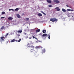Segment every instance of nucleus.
<instances>
[{"label": "nucleus", "instance_id": "f257e3e1", "mask_svg": "<svg viewBox=\"0 0 74 74\" xmlns=\"http://www.w3.org/2000/svg\"><path fill=\"white\" fill-rule=\"evenodd\" d=\"M50 21L51 22H58V19L55 18H51L50 19Z\"/></svg>", "mask_w": 74, "mask_h": 74}, {"label": "nucleus", "instance_id": "f03ea898", "mask_svg": "<svg viewBox=\"0 0 74 74\" xmlns=\"http://www.w3.org/2000/svg\"><path fill=\"white\" fill-rule=\"evenodd\" d=\"M31 52H32L34 53V54H35V53H37V51L34 50L33 49H32L31 50Z\"/></svg>", "mask_w": 74, "mask_h": 74}, {"label": "nucleus", "instance_id": "7ed1b4c3", "mask_svg": "<svg viewBox=\"0 0 74 74\" xmlns=\"http://www.w3.org/2000/svg\"><path fill=\"white\" fill-rule=\"evenodd\" d=\"M15 41H16V42H17V41H18V40H15V39H14L13 40H12L10 41V42H15Z\"/></svg>", "mask_w": 74, "mask_h": 74}, {"label": "nucleus", "instance_id": "20e7f679", "mask_svg": "<svg viewBox=\"0 0 74 74\" xmlns=\"http://www.w3.org/2000/svg\"><path fill=\"white\" fill-rule=\"evenodd\" d=\"M53 1L55 2V3H60V1L57 0H54Z\"/></svg>", "mask_w": 74, "mask_h": 74}, {"label": "nucleus", "instance_id": "39448f33", "mask_svg": "<svg viewBox=\"0 0 74 74\" xmlns=\"http://www.w3.org/2000/svg\"><path fill=\"white\" fill-rule=\"evenodd\" d=\"M8 19L10 21H11V20H12L13 19V18L12 17H9L8 18Z\"/></svg>", "mask_w": 74, "mask_h": 74}, {"label": "nucleus", "instance_id": "423d86ee", "mask_svg": "<svg viewBox=\"0 0 74 74\" xmlns=\"http://www.w3.org/2000/svg\"><path fill=\"white\" fill-rule=\"evenodd\" d=\"M56 10H57V11H59L60 10V9L59 8V7H57L55 8Z\"/></svg>", "mask_w": 74, "mask_h": 74}, {"label": "nucleus", "instance_id": "0eeeda50", "mask_svg": "<svg viewBox=\"0 0 74 74\" xmlns=\"http://www.w3.org/2000/svg\"><path fill=\"white\" fill-rule=\"evenodd\" d=\"M47 3H52L51 0H47Z\"/></svg>", "mask_w": 74, "mask_h": 74}, {"label": "nucleus", "instance_id": "6e6552de", "mask_svg": "<svg viewBox=\"0 0 74 74\" xmlns=\"http://www.w3.org/2000/svg\"><path fill=\"white\" fill-rule=\"evenodd\" d=\"M29 45H30V43H28L27 44V46L28 47H31V48H34V47L33 46H29Z\"/></svg>", "mask_w": 74, "mask_h": 74}, {"label": "nucleus", "instance_id": "1a4fd4ad", "mask_svg": "<svg viewBox=\"0 0 74 74\" xmlns=\"http://www.w3.org/2000/svg\"><path fill=\"white\" fill-rule=\"evenodd\" d=\"M16 16H17V18H21V16H20V15H19V14H16Z\"/></svg>", "mask_w": 74, "mask_h": 74}, {"label": "nucleus", "instance_id": "9d476101", "mask_svg": "<svg viewBox=\"0 0 74 74\" xmlns=\"http://www.w3.org/2000/svg\"><path fill=\"white\" fill-rule=\"evenodd\" d=\"M38 15L39 16H42V15L40 13L38 14Z\"/></svg>", "mask_w": 74, "mask_h": 74}, {"label": "nucleus", "instance_id": "9b49d317", "mask_svg": "<svg viewBox=\"0 0 74 74\" xmlns=\"http://www.w3.org/2000/svg\"><path fill=\"white\" fill-rule=\"evenodd\" d=\"M40 32V29H38L36 30V33H38V32Z\"/></svg>", "mask_w": 74, "mask_h": 74}, {"label": "nucleus", "instance_id": "f8f14e48", "mask_svg": "<svg viewBox=\"0 0 74 74\" xmlns=\"http://www.w3.org/2000/svg\"><path fill=\"white\" fill-rule=\"evenodd\" d=\"M22 32V30H18L17 31V33H21Z\"/></svg>", "mask_w": 74, "mask_h": 74}, {"label": "nucleus", "instance_id": "ddd939ff", "mask_svg": "<svg viewBox=\"0 0 74 74\" xmlns=\"http://www.w3.org/2000/svg\"><path fill=\"white\" fill-rule=\"evenodd\" d=\"M42 37H46V36H47V34H43L42 35Z\"/></svg>", "mask_w": 74, "mask_h": 74}, {"label": "nucleus", "instance_id": "4468645a", "mask_svg": "<svg viewBox=\"0 0 74 74\" xmlns=\"http://www.w3.org/2000/svg\"><path fill=\"white\" fill-rule=\"evenodd\" d=\"M4 36H2L1 37V39L2 41H4Z\"/></svg>", "mask_w": 74, "mask_h": 74}, {"label": "nucleus", "instance_id": "2eb2a0df", "mask_svg": "<svg viewBox=\"0 0 74 74\" xmlns=\"http://www.w3.org/2000/svg\"><path fill=\"white\" fill-rule=\"evenodd\" d=\"M8 34H8V33L7 34H6L5 36V38H7V36H8Z\"/></svg>", "mask_w": 74, "mask_h": 74}, {"label": "nucleus", "instance_id": "dca6fc26", "mask_svg": "<svg viewBox=\"0 0 74 74\" xmlns=\"http://www.w3.org/2000/svg\"><path fill=\"white\" fill-rule=\"evenodd\" d=\"M42 53H44L45 52V49H43L42 51Z\"/></svg>", "mask_w": 74, "mask_h": 74}, {"label": "nucleus", "instance_id": "f3484780", "mask_svg": "<svg viewBox=\"0 0 74 74\" xmlns=\"http://www.w3.org/2000/svg\"><path fill=\"white\" fill-rule=\"evenodd\" d=\"M18 10H19V8H16L14 10L16 11H18Z\"/></svg>", "mask_w": 74, "mask_h": 74}, {"label": "nucleus", "instance_id": "a211bd4d", "mask_svg": "<svg viewBox=\"0 0 74 74\" xmlns=\"http://www.w3.org/2000/svg\"><path fill=\"white\" fill-rule=\"evenodd\" d=\"M62 11H63V12H66V10L64 9V8L62 9Z\"/></svg>", "mask_w": 74, "mask_h": 74}, {"label": "nucleus", "instance_id": "6ab92c4d", "mask_svg": "<svg viewBox=\"0 0 74 74\" xmlns=\"http://www.w3.org/2000/svg\"><path fill=\"white\" fill-rule=\"evenodd\" d=\"M46 30H43L42 31V32L43 33H46Z\"/></svg>", "mask_w": 74, "mask_h": 74}, {"label": "nucleus", "instance_id": "aec40b11", "mask_svg": "<svg viewBox=\"0 0 74 74\" xmlns=\"http://www.w3.org/2000/svg\"><path fill=\"white\" fill-rule=\"evenodd\" d=\"M41 12L42 13L44 14V15H46V14H45V13L44 12H43L42 11H41Z\"/></svg>", "mask_w": 74, "mask_h": 74}, {"label": "nucleus", "instance_id": "412c9836", "mask_svg": "<svg viewBox=\"0 0 74 74\" xmlns=\"http://www.w3.org/2000/svg\"><path fill=\"white\" fill-rule=\"evenodd\" d=\"M48 38L49 39L51 38V36H50V35H49V34L48 35Z\"/></svg>", "mask_w": 74, "mask_h": 74}, {"label": "nucleus", "instance_id": "4be33fe9", "mask_svg": "<svg viewBox=\"0 0 74 74\" xmlns=\"http://www.w3.org/2000/svg\"><path fill=\"white\" fill-rule=\"evenodd\" d=\"M9 11H14V10L12 9H9Z\"/></svg>", "mask_w": 74, "mask_h": 74}, {"label": "nucleus", "instance_id": "5701e85b", "mask_svg": "<svg viewBox=\"0 0 74 74\" xmlns=\"http://www.w3.org/2000/svg\"><path fill=\"white\" fill-rule=\"evenodd\" d=\"M2 14H5V12H3L1 13Z\"/></svg>", "mask_w": 74, "mask_h": 74}, {"label": "nucleus", "instance_id": "b1692460", "mask_svg": "<svg viewBox=\"0 0 74 74\" xmlns=\"http://www.w3.org/2000/svg\"><path fill=\"white\" fill-rule=\"evenodd\" d=\"M33 38H35V39H36V40H38V39H37V38H35V37H34V36H33Z\"/></svg>", "mask_w": 74, "mask_h": 74}, {"label": "nucleus", "instance_id": "393cba45", "mask_svg": "<svg viewBox=\"0 0 74 74\" xmlns=\"http://www.w3.org/2000/svg\"><path fill=\"white\" fill-rule=\"evenodd\" d=\"M26 19L27 21H29V18H26Z\"/></svg>", "mask_w": 74, "mask_h": 74}, {"label": "nucleus", "instance_id": "a878e982", "mask_svg": "<svg viewBox=\"0 0 74 74\" xmlns=\"http://www.w3.org/2000/svg\"><path fill=\"white\" fill-rule=\"evenodd\" d=\"M4 27L2 26V27L1 28V29H4Z\"/></svg>", "mask_w": 74, "mask_h": 74}, {"label": "nucleus", "instance_id": "bb28decb", "mask_svg": "<svg viewBox=\"0 0 74 74\" xmlns=\"http://www.w3.org/2000/svg\"><path fill=\"white\" fill-rule=\"evenodd\" d=\"M49 7H53L52 5H49Z\"/></svg>", "mask_w": 74, "mask_h": 74}, {"label": "nucleus", "instance_id": "cd10ccee", "mask_svg": "<svg viewBox=\"0 0 74 74\" xmlns=\"http://www.w3.org/2000/svg\"><path fill=\"white\" fill-rule=\"evenodd\" d=\"M21 39H20L19 40H18V42H20V41H21Z\"/></svg>", "mask_w": 74, "mask_h": 74}, {"label": "nucleus", "instance_id": "c85d7f7f", "mask_svg": "<svg viewBox=\"0 0 74 74\" xmlns=\"http://www.w3.org/2000/svg\"><path fill=\"white\" fill-rule=\"evenodd\" d=\"M5 18V17H1V19H3V18Z\"/></svg>", "mask_w": 74, "mask_h": 74}, {"label": "nucleus", "instance_id": "c756f323", "mask_svg": "<svg viewBox=\"0 0 74 74\" xmlns=\"http://www.w3.org/2000/svg\"><path fill=\"white\" fill-rule=\"evenodd\" d=\"M67 11H70V9H68L67 10Z\"/></svg>", "mask_w": 74, "mask_h": 74}, {"label": "nucleus", "instance_id": "7c9ffc66", "mask_svg": "<svg viewBox=\"0 0 74 74\" xmlns=\"http://www.w3.org/2000/svg\"><path fill=\"white\" fill-rule=\"evenodd\" d=\"M70 11H74V10H70Z\"/></svg>", "mask_w": 74, "mask_h": 74}, {"label": "nucleus", "instance_id": "2f4dec72", "mask_svg": "<svg viewBox=\"0 0 74 74\" xmlns=\"http://www.w3.org/2000/svg\"><path fill=\"white\" fill-rule=\"evenodd\" d=\"M24 34L25 35H26V34H26V33H24Z\"/></svg>", "mask_w": 74, "mask_h": 74}, {"label": "nucleus", "instance_id": "473e14b6", "mask_svg": "<svg viewBox=\"0 0 74 74\" xmlns=\"http://www.w3.org/2000/svg\"><path fill=\"white\" fill-rule=\"evenodd\" d=\"M18 37H19V36H20V35H19V34L18 35Z\"/></svg>", "mask_w": 74, "mask_h": 74}, {"label": "nucleus", "instance_id": "72a5a7b5", "mask_svg": "<svg viewBox=\"0 0 74 74\" xmlns=\"http://www.w3.org/2000/svg\"><path fill=\"white\" fill-rule=\"evenodd\" d=\"M66 6L67 7H69V6L68 5H66Z\"/></svg>", "mask_w": 74, "mask_h": 74}, {"label": "nucleus", "instance_id": "f704fd0d", "mask_svg": "<svg viewBox=\"0 0 74 74\" xmlns=\"http://www.w3.org/2000/svg\"><path fill=\"white\" fill-rule=\"evenodd\" d=\"M8 42H7V43H6V44H8Z\"/></svg>", "mask_w": 74, "mask_h": 74}, {"label": "nucleus", "instance_id": "c9c22d12", "mask_svg": "<svg viewBox=\"0 0 74 74\" xmlns=\"http://www.w3.org/2000/svg\"><path fill=\"white\" fill-rule=\"evenodd\" d=\"M36 48H38V47H36Z\"/></svg>", "mask_w": 74, "mask_h": 74}, {"label": "nucleus", "instance_id": "e433bc0d", "mask_svg": "<svg viewBox=\"0 0 74 74\" xmlns=\"http://www.w3.org/2000/svg\"><path fill=\"white\" fill-rule=\"evenodd\" d=\"M31 38H29V39H31Z\"/></svg>", "mask_w": 74, "mask_h": 74}, {"label": "nucleus", "instance_id": "4c0bfd02", "mask_svg": "<svg viewBox=\"0 0 74 74\" xmlns=\"http://www.w3.org/2000/svg\"><path fill=\"white\" fill-rule=\"evenodd\" d=\"M41 48H42V47H41Z\"/></svg>", "mask_w": 74, "mask_h": 74}, {"label": "nucleus", "instance_id": "58836bf2", "mask_svg": "<svg viewBox=\"0 0 74 74\" xmlns=\"http://www.w3.org/2000/svg\"><path fill=\"white\" fill-rule=\"evenodd\" d=\"M31 44H33V43H31Z\"/></svg>", "mask_w": 74, "mask_h": 74}, {"label": "nucleus", "instance_id": "ea45409f", "mask_svg": "<svg viewBox=\"0 0 74 74\" xmlns=\"http://www.w3.org/2000/svg\"><path fill=\"white\" fill-rule=\"evenodd\" d=\"M72 17H73V16H72Z\"/></svg>", "mask_w": 74, "mask_h": 74}]
</instances>
